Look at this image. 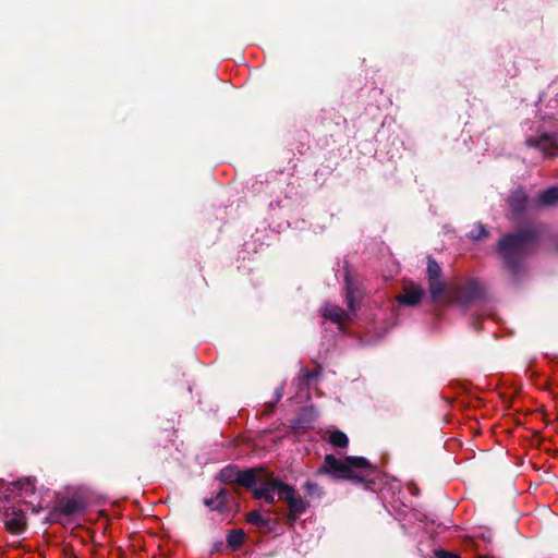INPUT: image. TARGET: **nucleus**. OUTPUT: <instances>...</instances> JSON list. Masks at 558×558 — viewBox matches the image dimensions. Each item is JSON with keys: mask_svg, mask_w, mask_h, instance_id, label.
Listing matches in <instances>:
<instances>
[{"mask_svg": "<svg viewBox=\"0 0 558 558\" xmlns=\"http://www.w3.org/2000/svg\"><path fill=\"white\" fill-rule=\"evenodd\" d=\"M256 499H264L268 504H274L276 498L284 500L289 507L288 520L293 524L308 507V504L295 492V489L274 476H268L263 487L254 489Z\"/></svg>", "mask_w": 558, "mask_h": 558, "instance_id": "nucleus-1", "label": "nucleus"}, {"mask_svg": "<svg viewBox=\"0 0 558 558\" xmlns=\"http://www.w3.org/2000/svg\"><path fill=\"white\" fill-rule=\"evenodd\" d=\"M536 241L533 230L508 234L499 241L498 251L508 267L515 270L518 262L532 248Z\"/></svg>", "mask_w": 558, "mask_h": 558, "instance_id": "nucleus-2", "label": "nucleus"}, {"mask_svg": "<svg viewBox=\"0 0 558 558\" xmlns=\"http://www.w3.org/2000/svg\"><path fill=\"white\" fill-rule=\"evenodd\" d=\"M428 288L430 296L434 301L444 296L448 302H464L466 296L463 295L457 286L446 283L441 277V269L433 258H428L427 263Z\"/></svg>", "mask_w": 558, "mask_h": 558, "instance_id": "nucleus-3", "label": "nucleus"}, {"mask_svg": "<svg viewBox=\"0 0 558 558\" xmlns=\"http://www.w3.org/2000/svg\"><path fill=\"white\" fill-rule=\"evenodd\" d=\"M368 466V461L363 457H347L344 460H340L333 454H327L323 465L318 469V473L328 474L335 478H352L353 470L367 469Z\"/></svg>", "mask_w": 558, "mask_h": 558, "instance_id": "nucleus-4", "label": "nucleus"}, {"mask_svg": "<svg viewBox=\"0 0 558 558\" xmlns=\"http://www.w3.org/2000/svg\"><path fill=\"white\" fill-rule=\"evenodd\" d=\"M269 475L270 473L263 469L241 471L234 466H228L220 471L219 478L223 483H238L254 492L255 488L266 484Z\"/></svg>", "mask_w": 558, "mask_h": 558, "instance_id": "nucleus-5", "label": "nucleus"}, {"mask_svg": "<svg viewBox=\"0 0 558 558\" xmlns=\"http://www.w3.org/2000/svg\"><path fill=\"white\" fill-rule=\"evenodd\" d=\"M5 527L15 534L22 533L26 527V518L22 510L12 508L4 514Z\"/></svg>", "mask_w": 558, "mask_h": 558, "instance_id": "nucleus-6", "label": "nucleus"}, {"mask_svg": "<svg viewBox=\"0 0 558 558\" xmlns=\"http://www.w3.org/2000/svg\"><path fill=\"white\" fill-rule=\"evenodd\" d=\"M529 145L537 147L545 156L551 157L558 154V143L555 137L544 134L537 140H527Z\"/></svg>", "mask_w": 558, "mask_h": 558, "instance_id": "nucleus-7", "label": "nucleus"}, {"mask_svg": "<svg viewBox=\"0 0 558 558\" xmlns=\"http://www.w3.org/2000/svg\"><path fill=\"white\" fill-rule=\"evenodd\" d=\"M424 295V290L418 284L409 283L405 284L403 293L400 294L397 300L400 304L415 305Z\"/></svg>", "mask_w": 558, "mask_h": 558, "instance_id": "nucleus-8", "label": "nucleus"}, {"mask_svg": "<svg viewBox=\"0 0 558 558\" xmlns=\"http://www.w3.org/2000/svg\"><path fill=\"white\" fill-rule=\"evenodd\" d=\"M322 314L324 318L336 323L341 330H343L342 326L344 322L350 319V315L345 313L341 307L329 303L323 307Z\"/></svg>", "mask_w": 558, "mask_h": 558, "instance_id": "nucleus-9", "label": "nucleus"}, {"mask_svg": "<svg viewBox=\"0 0 558 558\" xmlns=\"http://www.w3.org/2000/svg\"><path fill=\"white\" fill-rule=\"evenodd\" d=\"M508 204L513 215H520L526 204V195L522 190H515L508 198Z\"/></svg>", "mask_w": 558, "mask_h": 558, "instance_id": "nucleus-10", "label": "nucleus"}, {"mask_svg": "<svg viewBox=\"0 0 558 558\" xmlns=\"http://www.w3.org/2000/svg\"><path fill=\"white\" fill-rule=\"evenodd\" d=\"M345 292H347V304L352 314L355 313L359 305L356 303V299L360 295L359 291L353 287L352 279L350 278L348 271L345 272Z\"/></svg>", "mask_w": 558, "mask_h": 558, "instance_id": "nucleus-11", "label": "nucleus"}, {"mask_svg": "<svg viewBox=\"0 0 558 558\" xmlns=\"http://www.w3.org/2000/svg\"><path fill=\"white\" fill-rule=\"evenodd\" d=\"M537 202L542 206H550L558 203V186H553L543 191L538 195Z\"/></svg>", "mask_w": 558, "mask_h": 558, "instance_id": "nucleus-12", "label": "nucleus"}, {"mask_svg": "<svg viewBox=\"0 0 558 558\" xmlns=\"http://www.w3.org/2000/svg\"><path fill=\"white\" fill-rule=\"evenodd\" d=\"M328 440L332 446L338 448L347 447L349 442L348 436L340 430H333L329 433Z\"/></svg>", "mask_w": 558, "mask_h": 558, "instance_id": "nucleus-13", "label": "nucleus"}, {"mask_svg": "<svg viewBox=\"0 0 558 558\" xmlns=\"http://www.w3.org/2000/svg\"><path fill=\"white\" fill-rule=\"evenodd\" d=\"M207 507L211 509H220L227 504V490L221 488L215 499H205Z\"/></svg>", "mask_w": 558, "mask_h": 558, "instance_id": "nucleus-14", "label": "nucleus"}, {"mask_svg": "<svg viewBox=\"0 0 558 558\" xmlns=\"http://www.w3.org/2000/svg\"><path fill=\"white\" fill-rule=\"evenodd\" d=\"M244 533L241 531V530H233V531H230L229 535H228V544L232 547V548H238L242 545L243 541H244Z\"/></svg>", "mask_w": 558, "mask_h": 558, "instance_id": "nucleus-15", "label": "nucleus"}, {"mask_svg": "<svg viewBox=\"0 0 558 558\" xmlns=\"http://www.w3.org/2000/svg\"><path fill=\"white\" fill-rule=\"evenodd\" d=\"M487 235L488 231L482 223L475 225L474 228L469 233V238L473 240H481L483 238H486Z\"/></svg>", "mask_w": 558, "mask_h": 558, "instance_id": "nucleus-16", "label": "nucleus"}, {"mask_svg": "<svg viewBox=\"0 0 558 558\" xmlns=\"http://www.w3.org/2000/svg\"><path fill=\"white\" fill-rule=\"evenodd\" d=\"M306 494L312 498H320L323 495L322 488L313 482H306L304 485Z\"/></svg>", "mask_w": 558, "mask_h": 558, "instance_id": "nucleus-17", "label": "nucleus"}, {"mask_svg": "<svg viewBox=\"0 0 558 558\" xmlns=\"http://www.w3.org/2000/svg\"><path fill=\"white\" fill-rule=\"evenodd\" d=\"M247 521L259 526H266L268 524V520L265 519L259 511L250 512L247 515Z\"/></svg>", "mask_w": 558, "mask_h": 558, "instance_id": "nucleus-18", "label": "nucleus"}, {"mask_svg": "<svg viewBox=\"0 0 558 558\" xmlns=\"http://www.w3.org/2000/svg\"><path fill=\"white\" fill-rule=\"evenodd\" d=\"M20 488L22 490H25L26 493H34L35 490V480L27 477L24 480L19 481Z\"/></svg>", "mask_w": 558, "mask_h": 558, "instance_id": "nucleus-19", "label": "nucleus"}, {"mask_svg": "<svg viewBox=\"0 0 558 558\" xmlns=\"http://www.w3.org/2000/svg\"><path fill=\"white\" fill-rule=\"evenodd\" d=\"M438 557L439 558H460L459 556H457L452 553L444 551V550L439 551Z\"/></svg>", "mask_w": 558, "mask_h": 558, "instance_id": "nucleus-20", "label": "nucleus"}, {"mask_svg": "<svg viewBox=\"0 0 558 558\" xmlns=\"http://www.w3.org/2000/svg\"><path fill=\"white\" fill-rule=\"evenodd\" d=\"M480 558H493V557H488V556H483V557H480Z\"/></svg>", "mask_w": 558, "mask_h": 558, "instance_id": "nucleus-21", "label": "nucleus"}]
</instances>
